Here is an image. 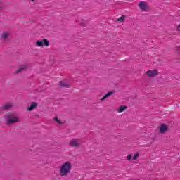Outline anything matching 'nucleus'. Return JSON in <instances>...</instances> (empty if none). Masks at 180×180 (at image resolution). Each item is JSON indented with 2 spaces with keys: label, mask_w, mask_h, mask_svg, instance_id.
I'll return each mask as SVG.
<instances>
[{
  "label": "nucleus",
  "mask_w": 180,
  "mask_h": 180,
  "mask_svg": "<svg viewBox=\"0 0 180 180\" xmlns=\"http://www.w3.org/2000/svg\"><path fill=\"white\" fill-rule=\"evenodd\" d=\"M71 168H72V166L70 162H65L60 167V175L62 176H67V174L71 172Z\"/></svg>",
  "instance_id": "obj_1"
},
{
  "label": "nucleus",
  "mask_w": 180,
  "mask_h": 180,
  "mask_svg": "<svg viewBox=\"0 0 180 180\" xmlns=\"http://www.w3.org/2000/svg\"><path fill=\"white\" fill-rule=\"evenodd\" d=\"M4 118L8 124H12L13 123H16V122H19V118L12 114L5 115Z\"/></svg>",
  "instance_id": "obj_2"
},
{
  "label": "nucleus",
  "mask_w": 180,
  "mask_h": 180,
  "mask_svg": "<svg viewBox=\"0 0 180 180\" xmlns=\"http://www.w3.org/2000/svg\"><path fill=\"white\" fill-rule=\"evenodd\" d=\"M139 8L142 11V12H147L150 8L148 7V4L146 1H140L138 4Z\"/></svg>",
  "instance_id": "obj_3"
},
{
  "label": "nucleus",
  "mask_w": 180,
  "mask_h": 180,
  "mask_svg": "<svg viewBox=\"0 0 180 180\" xmlns=\"http://www.w3.org/2000/svg\"><path fill=\"white\" fill-rule=\"evenodd\" d=\"M8 37H9V32H4L1 34V40L2 41H5L6 40H8Z\"/></svg>",
  "instance_id": "obj_4"
},
{
  "label": "nucleus",
  "mask_w": 180,
  "mask_h": 180,
  "mask_svg": "<svg viewBox=\"0 0 180 180\" xmlns=\"http://www.w3.org/2000/svg\"><path fill=\"white\" fill-rule=\"evenodd\" d=\"M148 77H155V75H157L158 74V72L157 71V70H149L146 72Z\"/></svg>",
  "instance_id": "obj_5"
},
{
  "label": "nucleus",
  "mask_w": 180,
  "mask_h": 180,
  "mask_svg": "<svg viewBox=\"0 0 180 180\" xmlns=\"http://www.w3.org/2000/svg\"><path fill=\"white\" fill-rule=\"evenodd\" d=\"M70 144L72 147H77L79 144V141L78 139H72L70 141Z\"/></svg>",
  "instance_id": "obj_6"
},
{
  "label": "nucleus",
  "mask_w": 180,
  "mask_h": 180,
  "mask_svg": "<svg viewBox=\"0 0 180 180\" xmlns=\"http://www.w3.org/2000/svg\"><path fill=\"white\" fill-rule=\"evenodd\" d=\"M137 158H139V153H135L134 155V156H133V155H131V154H129V155H128V156H127V160H137Z\"/></svg>",
  "instance_id": "obj_7"
},
{
  "label": "nucleus",
  "mask_w": 180,
  "mask_h": 180,
  "mask_svg": "<svg viewBox=\"0 0 180 180\" xmlns=\"http://www.w3.org/2000/svg\"><path fill=\"white\" fill-rule=\"evenodd\" d=\"M168 130V127L167 125H162L160 128V133L164 134Z\"/></svg>",
  "instance_id": "obj_8"
},
{
  "label": "nucleus",
  "mask_w": 180,
  "mask_h": 180,
  "mask_svg": "<svg viewBox=\"0 0 180 180\" xmlns=\"http://www.w3.org/2000/svg\"><path fill=\"white\" fill-rule=\"evenodd\" d=\"M37 106V103H32L31 105L28 107L27 110H29V112H31V110H33V109H34Z\"/></svg>",
  "instance_id": "obj_9"
},
{
  "label": "nucleus",
  "mask_w": 180,
  "mask_h": 180,
  "mask_svg": "<svg viewBox=\"0 0 180 180\" xmlns=\"http://www.w3.org/2000/svg\"><path fill=\"white\" fill-rule=\"evenodd\" d=\"M26 68H27V65H22L20 67V68L17 70V72H22V71H23V70H26Z\"/></svg>",
  "instance_id": "obj_10"
},
{
  "label": "nucleus",
  "mask_w": 180,
  "mask_h": 180,
  "mask_svg": "<svg viewBox=\"0 0 180 180\" xmlns=\"http://www.w3.org/2000/svg\"><path fill=\"white\" fill-rule=\"evenodd\" d=\"M60 86H63L65 88H68V86H70V84L64 81H60Z\"/></svg>",
  "instance_id": "obj_11"
},
{
  "label": "nucleus",
  "mask_w": 180,
  "mask_h": 180,
  "mask_svg": "<svg viewBox=\"0 0 180 180\" xmlns=\"http://www.w3.org/2000/svg\"><path fill=\"white\" fill-rule=\"evenodd\" d=\"M110 95H113V91H109L108 94H106L102 98L101 101H105L107 98H109Z\"/></svg>",
  "instance_id": "obj_12"
},
{
  "label": "nucleus",
  "mask_w": 180,
  "mask_h": 180,
  "mask_svg": "<svg viewBox=\"0 0 180 180\" xmlns=\"http://www.w3.org/2000/svg\"><path fill=\"white\" fill-rule=\"evenodd\" d=\"M127 107L124 105H122L120 106L118 109H117V112L119 113H122V112H124V110H126Z\"/></svg>",
  "instance_id": "obj_13"
},
{
  "label": "nucleus",
  "mask_w": 180,
  "mask_h": 180,
  "mask_svg": "<svg viewBox=\"0 0 180 180\" xmlns=\"http://www.w3.org/2000/svg\"><path fill=\"white\" fill-rule=\"evenodd\" d=\"M12 108V103H7L3 106V109L6 110V109H11Z\"/></svg>",
  "instance_id": "obj_14"
},
{
  "label": "nucleus",
  "mask_w": 180,
  "mask_h": 180,
  "mask_svg": "<svg viewBox=\"0 0 180 180\" xmlns=\"http://www.w3.org/2000/svg\"><path fill=\"white\" fill-rule=\"evenodd\" d=\"M36 46H37L38 47H43L44 46V44L43 41H38L36 42Z\"/></svg>",
  "instance_id": "obj_15"
},
{
  "label": "nucleus",
  "mask_w": 180,
  "mask_h": 180,
  "mask_svg": "<svg viewBox=\"0 0 180 180\" xmlns=\"http://www.w3.org/2000/svg\"><path fill=\"white\" fill-rule=\"evenodd\" d=\"M125 19H126V16L122 15L121 17L118 18L117 20V22H124Z\"/></svg>",
  "instance_id": "obj_16"
},
{
  "label": "nucleus",
  "mask_w": 180,
  "mask_h": 180,
  "mask_svg": "<svg viewBox=\"0 0 180 180\" xmlns=\"http://www.w3.org/2000/svg\"><path fill=\"white\" fill-rule=\"evenodd\" d=\"M43 43L45 46H46V47H49V46H50V42L47 41V39H44Z\"/></svg>",
  "instance_id": "obj_17"
},
{
  "label": "nucleus",
  "mask_w": 180,
  "mask_h": 180,
  "mask_svg": "<svg viewBox=\"0 0 180 180\" xmlns=\"http://www.w3.org/2000/svg\"><path fill=\"white\" fill-rule=\"evenodd\" d=\"M54 120L55 122H57V123H58L59 124H63V122H61V121L58 120V117H56L54 118Z\"/></svg>",
  "instance_id": "obj_18"
},
{
  "label": "nucleus",
  "mask_w": 180,
  "mask_h": 180,
  "mask_svg": "<svg viewBox=\"0 0 180 180\" xmlns=\"http://www.w3.org/2000/svg\"><path fill=\"white\" fill-rule=\"evenodd\" d=\"M176 31L177 32H180V24L179 25H176Z\"/></svg>",
  "instance_id": "obj_19"
},
{
  "label": "nucleus",
  "mask_w": 180,
  "mask_h": 180,
  "mask_svg": "<svg viewBox=\"0 0 180 180\" xmlns=\"http://www.w3.org/2000/svg\"><path fill=\"white\" fill-rule=\"evenodd\" d=\"M32 2H34V0H32Z\"/></svg>",
  "instance_id": "obj_20"
},
{
  "label": "nucleus",
  "mask_w": 180,
  "mask_h": 180,
  "mask_svg": "<svg viewBox=\"0 0 180 180\" xmlns=\"http://www.w3.org/2000/svg\"><path fill=\"white\" fill-rule=\"evenodd\" d=\"M82 26H84V24H82Z\"/></svg>",
  "instance_id": "obj_21"
}]
</instances>
